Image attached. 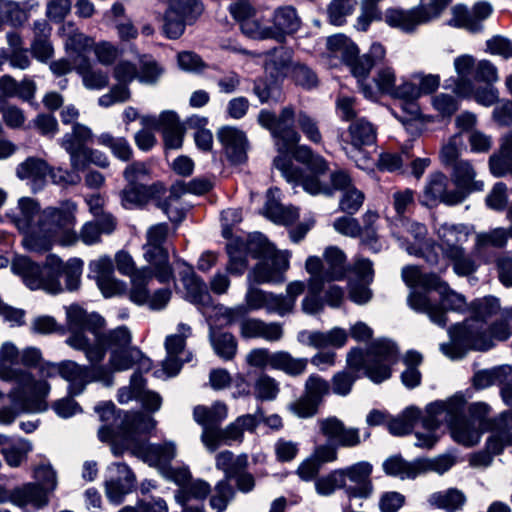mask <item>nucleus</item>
<instances>
[{
  "label": "nucleus",
  "mask_w": 512,
  "mask_h": 512,
  "mask_svg": "<svg viewBox=\"0 0 512 512\" xmlns=\"http://www.w3.org/2000/svg\"><path fill=\"white\" fill-rule=\"evenodd\" d=\"M449 179L442 172L431 174L424 186L422 204L435 206L444 203L449 206L460 204L464 201V194L461 191L448 190Z\"/></svg>",
  "instance_id": "24"
},
{
  "label": "nucleus",
  "mask_w": 512,
  "mask_h": 512,
  "mask_svg": "<svg viewBox=\"0 0 512 512\" xmlns=\"http://www.w3.org/2000/svg\"><path fill=\"white\" fill-rule=\"evenodd\" d=\"M6 217L22 234V245L33 253H45L56 244V231L73 221L72 209L61 202L58 206L40 209L31 197H21Z\"/></svg>",
  "instance_id": "1"
},
{
  "label": "nucleus",
  "mask_w": 512,
  "mask_h": 512,
  "mask_svg": "<svg viewBox=\"0 0 512 512\" xmlns=\"http://www.w3.org/2000/svg\"><path fill=\"white\" fill-rule=\"evenodd\" d=\"M48 164L39 158L30 157L17 167L16 174L22 180H30L34 190L42 186L44 179L48 176Z\"/></svg>",
  "instance_id": "43"
},
{
  "label": "nucleus",
  "mask_w": 512,
  "mask_h": 512,
  "mask_svg": "<svg viewBox=\"0 0 512 512\" xmlns=\"http://www.w3.org/2000/svg\"><path fill=\"white\" fill-rule=\"evenodd\" d=\"M248 250L260 261L247 276L248 282L256 284L281 283L289 269L290 253L278 251L261 233L254 234L248 243Z\"/></svg>",
  "instance_id": "11"
},
{
  "label": "nucleus",
  "mask_w": 512,
  "mask_h": 512,
  "mask_svg": "<svg viewBox=\"0 0 512 512\" xmlns=\"http://www.w3.org/2000/svg\"><path fill=\"white\" fill-rule=\"evenodd\" d=\"M30 451H32L30 441L24 438H16L10 446L1 449V454L10 467H18L27 458Z\"/></svg>",
  "instance_id": "58"
},
{
  "label": "nucleus",
  "mask_w": 512,
  "mask_h": 512,
  "mask_svg": "<svg viewBox=\"0 0 512 512\" xmlns=\"http://www.w3.org/2000/svg\"><path fill=\"white\" fill-rule=\"evenodd\" d=\"M80 365L73 360L60 361V377L68 383V392L72 396L80 395L92 382H100L106 387L114 383L111 371L101 362Z\"/></svg>",
  "instance_id": "16"
},
{
  "label": "nucleus",
  "mask_w": 512,
  "mask_h": 512,
  "mask_svg": "<svg viewBox=\"0 0 512 512\" xmlns=\"http://www.w3.org/2000/svg\"><path fill=\"white\" fill-rule=\"evenodd\" d=\"M133 427H126L123 432L125 450L148 463L160 467L169 463L176 456V446L173 442L162 445L150 444L139 438L140 434L150 432L156 426L154 418L148 414H136L133 417Z\"/></svg>",
  "instance_id": "10"
},
{
  "label": "nucleus",
  "mask_w": 512,
  "mask_h": 512,
  "mask_svg": "<svg viewBox=\"0 0 512 512\" xmlns=\"http://www.w3.org/2000/svg\"><path fill=\"white\" fill-rule=\"evenodd\" d=\"M95 412L99 415L102 422H107L98 430V438L102 442L111 444L112 452L115 456L121 455L125 451L123 432L126 427H133V417L142 412L127 414L124 420H119L115 416V405L112 402H104L95 407Z\"/></svg>",
  "instance_id": "18"
},
{
  "label": "nucleus",
  "mask_w": 512,
  "mask_h": 512,
  "mask_svg": "<svg viewBox=\"0 0 512 512\" xmlns=\"http://www.w3.org/2000/svg\"><path fill=\"white\" fill-rule=\"evenodd\" d=\"M209 340L215 354L223 360L228 361L235 357L238 345L233 334L211 330Z\"/></svg>",
  "instance_id": "53"
},
{
  "label": "nucleus",
  "mask_w": 512,
  "mask_h": 512,
  "mask_svg": "<svg viewBox=\"0 0 512 512\" xmlns=\"http://www.w3.org/2000/svg\"><path fill=\"white\" fill-rule=\"evenodd\" d=\"M192 335V329L185 323H179L177 333L168 335L165 339L167 356L162 366L168 376H175L184 362L191 360V354L185 352L186 339Z\"/></svg>",
  "instance_id": "20"
},
{
  "label": "nucleus",
  "mask_w": 512,
  "mask_h": 512,
  "mask_svg": "<svg viewBox=\"0 0 512 512\" xmlns=\"http://www.w3.org/2000/svg\"><path fill=\"white\" fill-rule=\"evenodd\" d=\"M97 143L109 148L113 156L121 161L126 162L132 158V147L124 137H114L110 133H102L97 137Z\"/></svg>",
  "instance_id": "55"
},
{
  "label": "nucleus",
  "mask_w": 512,
  "mask_h": 512,
  "mask_svg": "<svg viewBox=\"0 0 512 512\" xmlns=\"http://www.w3.org/2000/svg\"><path fill=\"white\" fill-rule=\"evenodd\" d=\"M19 351L12 342H5L0 347V378L6 381H15L18 387L12 394L13 403L24 411H45L47 403L45 398L50 392V384L45 380H35L34 376L26 370L13 368L11 365L17 361Z\"/></svg>",
  "instance_id": "4"
},
{
  "label": "nucleus",
  "mask_w": 512,
  "mask_h": 512,
  "mask_svg": "<svg viewBox=\"0 0 512 512\" xmlns=\"http://www.w3.org/2000/svg\"><path fill=\"white\" fill-rule=\"evenodd\" d=\"M476 64L474 57L469 54H463L454 59L453 66L457 75L453 87L455 94L468 97L473 93L474 85L470 76L475 72Z\"/></svg>",
  "instance_id": "37"
},
{
  "label": "nucleus",
  "mask_w": 512,
  "mask_h": 512,
  "mask_svg": "<svg viewBox=\"0 0 512 512\" xmlns=\"http://www.w3.org/2000/svg\"><path fill=\"white\" fill-rule=\"evenodd\" d=\"M377 128L365 118H358L351 122L347 130V137L342 140V149L356 166L365 171H372L375 161L365 151V147L376 143Z\"/></svg>",
  "instance_id": "15"
},
{
  "label": "nucleus",
  "mask_w": 512,
  "mask_h": 512,
  "mask_svg": "<svg viewBox=\"0 0 512 512\" xmlns=\"http://www.w3.org/2000/svg\"><path fill=\"white\" fill-rule=\"evenodd\" d=\"M75 72L81 77L82 85L87 90L100 91L109 85L108 74L95 68L90 58H82L75 66Z\"/></svg>",
  "instance_id": "41"
},
{
  "label": "nucleus",
  "mask_w": 512,
  "mask_h": 512,
  "mask_svg": "<svg viewBox=\"0 0 512 512\" xmlns=\"http://www.w3.org/2000/svg\"><path fill=\"white\" fill-rule=\"evenodd\" d=\"M134 365H138L140 370L148 371L151 368V361L138 348L130 347L129 349H114L110 353L108 365L105 366L113 375L114 372L129 370Z\"/></svg>",
  "instance_id": "31"
},
{
  "label": "nucleus",
  "mask_w": 512,
  "mask_h": 512,
  "mask_svg": "<svg viewBox=\"0 0 512 512\" xmlns=\"http://www.w3.org/2000/svg\"><path fill=\"white\" fill-rule=\"evenodd\" d=\"M185 299L199 307H208L212 305L213 299L208 290L205 281L196 275L191 269L181 278Z\"/></svg>",
  "instance_id": "38"
},
{
  "label": "nucleus",
  "mask_w": 512,
  "mask_h": 512,
  "mask_svg": "<svg viewBox=\"0 0 512 512\" xmlns=\"http://www.w3.org/2000/svg\"><path fill=\"white\" fill-rule=\"evenodd\" d=\"M320 432L329 440L336 441L342 447H355L360 444L357 428H347L338 418L331 416L318 420Z\"/></svg>",
  "instance_id": "30"
},
{
  "label": "nucleus",
  "mask_w": 512,
  "mask_h": 512,
  "mask_svg": "<svg viewBox=\"0 0 512 512\" xmlns=\"http://www.w3.org/2000/svg\"><path fill=\"white\" fill-rule=\"evenodd\" d=\"M343 473V485L349 498H367L372 493L370 475L372 466L368 462H358L345 469H338Z\"/></svg>",
  "instance_id": "25"
},
{
  "label": "nucleus",
  "mask_w": 512,
  "mask_h": 512,
  "mask_svg": "<svg viewBox=\"0 0 512 512\" xmlns=\"http://www.w3.org/2000/svg\"><path fill=\"white\" fill-rule=\"evenodd\" d=\"M229 12L239 23L244 35L251 39L259 40L261 37L262 21L257 10L249 0H236L229 6Z\"/></svg>",
  "instance_id": "26"
},
{
  "label": "nucleus",
  "mask_w": 512,
  "mask_h": 512,
  "mask_svg": "<svg viewBox=\"0 0 512 512\" xmlns=\"http://www.w3.org/2000/svg\"><path fill=\"white\" fill-rule=\"evenodd\" d=\"M434 229L442 254L452 263L455 274L469 276L474 273L477 265L463 247L471 234L470 228L465 224L443 222Z\"/></svg>",
  "instance_id": "12"
},
{
  "label": "nucleus",
  "mask_w": 512,
  "mask_h": 512,
  "mask_svg": "<svg viewBox=\"0 0 512 512\" xmlns=\"http://www.w3.org/2000/svg\"><path fill=\"white\" fill-rule=\"evenodd\" d=\"M61 259L49 255L44 266L33 262L27 256H16L11 264L12 272L21 277L23 283L31 290H44L50 294L63 291L61 282L52 275L60 269Z\"/></svg>",
  "instance_id": "14"
},
{
  "label": "nucleus",
  "mask_w": 512,
  "mask_h": 512,
  "mask_svg": "<svg viewBox=\"0 0 512 512\" xmlns=\"http://www.w3.org/2000/svg\"><path fill=\"white\" fill-rule=\"evenodd\" d=\"M163 69L149 55L139 57L138 81L143 84H155L160 78Z\"/></svg>",
  "instance_id": "64"
},
{
  "label": "nucleus",
  "mask_w": 512,
  "mask_h": 512,
  "mask_svg": "<svg viewBox=\"0 0 512 512\" xmlns=\"http://www.w3.org/2000/svg\"><path fill=\"white\" fill-rule=\"evenodd\" d=\"M83 265V261L79 258H72L65 264L61 260L60 269L53 272L52 275L60 281V276L63 274L65 276L66 289L68 291H75L80 287Z\"/></svg>",
  "instance_id": "54"
},
{
  "label": "nucleus",
  "mask_w": 512,
  "mask_h": 512,
  "mask_svg": "<svg viewBox=\"0 0 512 512\" xmlns=\"http://www.w3.org/2000/svg\"><path fill=\"white\" fill-rule=\"evenodd\" d=\"M466 502V497L462 491L456 488H449L447 490L432 493L428 497V503L437 508L447 512H455L463 507Z\"/></svg>",
  "instance_id": "48"
},
{
  "label": "nucleus",
  "mask_w": 512,
  "mask_h": 512,
  "mask_svg": "<svg viewBox=\"0 0 512 512\" xmlns=\"http://www.w3.org/2000/svg\"><path fill=\"white\" fill-rule=\"evenodd\" d=\"M153 277H155V269L149 265L140 268L138 273L130 278L129 298L133 303L144 305L148 302L149 290L147 285Z\"/></svg>",
  "instance_id": "46"
},
{
  "label": "nucleus",
  "mask_w": 512,
  "mask_h": 512,
  "mask_svg": "<svg viewBox=\"0 0 512 512\" xmlns=\"http://www.w3.org/2000/svg\"><path fill=\"white\" fill-rule=\"evenodd\" d=\"M215 460L216 468L224 472L225 479L227 480L236 477V475L245 470L248 465V457L246 454L234 456V454L228 450L218 453Z\"/></svg>",
  "instance_id": "52"
},
{
  "label": "nucleus",
  "mask_w": 512,
  "mask_h": 512,
  "mask_svg": "<svg viewBox=\"0 0 512 512\" xmlns=\"http://www.w3.org/2000/svg\"><path fill=\"white\" fill-rule=\"evenodd\" d=\"M292 61L291 51L284 48H276L265 54L264 69L273 78L287 75Z\"/></svg>",
  "instance_id": "45"
},
{
  "label": "nucleus",
  "mask_w": 512,
  "mask_h": 512,
  "mask_svg": "<svg viewBox=\"0 0 512 512\" xmlns=\"http://www.w3.org/2000/svg\"><path fill=\"white\" fill-rule=\"evenodd\" d=\"M297 338L300 343L316 349L326 347L339 348L345 345L348 339V334L344 329L334 327L327 332L301 331Z\"/></svg>",
  "instance_id": "34"
},
{
  "label": "nucleus",
  "mask_w": 512,
  "mask_h": 512,
  "mask_svg": "<svg viewBox=\"0 0 512 512\" xmlns=\"http://www.w3.org/2000/svg\"><path fill=\"white\" fill-rule=\"evenodd\" d=\"M403 362L406 369L401 374L402 383L409 389L417 387L421 382V373L417 367L422 362V355L417 351H408Z\"/></svg>",
  "instance_id": "56"
},
{
  "label": "nucleus",
  "mask_w": 512,
  "mask_h": 512,
  "mask_svg": "<svg viewBox=\"0 0 512 512\" xmlns=\"http://www.w3.org/2000/svg\"><path fill=\"white\" fill-rule=\"evenodd\" d=\"M11 502L25 510H38L48 503V497L40 485L28 483L12 491Z\"/></svg>",
  "instance_id": "39"
},
{
  "label": "nucleus",
  "mask_w": 512,
  "mask_h": 512,
  "mask_svg": "<svg viewBox=\"0 0 512 512\" xmlns=\"http://www.w3.org/2000/svg\"><path fill=\"white\" fill-rule=\"evenodd\" d=\"M65 314L63 327L65 333H69L65 343L74 350L82 351L88 362H102L105 358L104 319L97 313H87L78 304L66 306Z\"/></svg>",
  "instance_id": "5"
},
{
  "label": "nucleus",
  "mask_w": 512,
  "mask_h": 512,
  "mask_svg": "<svg viewBox=\"0 0 512 512\" xmlns=\"http://www.w3.org/2000/svg\"><path fill=\"white\" fill-rule=\"evenodd\" d=\"M272 360V369L282 371L291 377L302 375L308 365L307 358H295L284 350L275 351Z\"/></svg>",
  "instance_id": "49"
},
{
  "label": "nucleus",
  "mask_w": 512,
  "mask_h": 512,
  "mask_svg": "<svg viewBox=\"0 0 512 512\" xmlns=\"http://www.w3.org/2000/svg\"><path fill=\"white\" fill-rule=\"evenodd\" d=\"M64 206L72 209L73 221L56 231V244L63 247L76 245L79 241L87 246L95 245L101 241L102 234L109 235L116 229V219L110 213H103L93 221L86 222L78 233L76 226L77 206L72 201H64Z\"/></svg>",
  "instance_id": "13"
},
{
  "label": "nucleus",
  "mask_w": 512,
  "mask_h": 512,
  "mask_svg": "<svg viewBox=\"0 0 512 512\" xmlns=\"http://www.w3.org/2000/svg\"><path fill=\"white\" fill-rule=\"evenodd\" d=\"M466 399L456 393L446 400L428 404L422 426L425 429H438L443 423L448 424L453 440L463 446L471 447L479 443L482 429L474 421L464 418Z\"/></svg>",
  "instance_id": "6"
},
{
  "label": "nucleus",
  "mask_w": 512,
  "mask_h": 512,
  "mask_svg": "<svg viewBox=\"0 0 512 512\" xmlns=\"http://www.w3.org/2000/svg\"><path fill=\"white\" fill-rule=\"evenodd\" d=\"M448 25L456 28H464L470 32L476 33L482 30L483 26L473 17V11H470L465 5H456L451 9V18Z\"/></svg>",
  "instance_id": "57"
},
{
  "label": "nucleus",
  "mask_w": 512,
  "mask_h": 512,
  "mask_svg": "<svg viewBox=\"0 0 512 512\" xmlns=\"http://www.w3.org/2000/svg\"><path fill=\"white\" fill-rule=\"evenodd\" d=\"M158 185L128 184L121 191V204L126 209H135L144 206L154 192H158Z\"/></svg>",
  "instance_id": "44"
},
{
  "label": "nucleus",
  "mask_w": 512,
  "mask_h": 512,
  "mask_svg": "<svg viewBox=\"0 0 512 512\" xmlns=\"http://www.w3.org/2000/svg\"><path fill=\"white\" fill-rule=\"evenodd\" d=\"M228 416L227 405L223 402H215L211 407L196 406L193 410L194 420L202 427L220 425Z\"/></svg>",
  "instance_id": "50"
},
{
  "label": "nucleus",
  "mask_w": 512,
  "mask_h": 512,
  "mask_svg": "<svg viewBox=\"0 0 512 512\" xmlns=\"http://www.w3.org/2000/svg\"><path fill=\"white\" fill-rule=\"evenodd\" d=\"M178 188H182V186L173 185L169 196L158 204V207L173 223H180L185 217V211L179 201L181 193L178 191Z\"/></svg>",
  "instance_id": "59"
},
{
  "label": "nucleus",
  "mask_w": 512,
  "mask_h": 512,
  "mask_svg": "<svg viewBox=\"0 0 512 512\" xmlns=\"http://www.w3.org/2000/svg\"><path fill=\"white\" fill-rule=\"evenodd\" d=\"M168 231V225L165 223L152 225L146 232V243L143 245L144 259L155 269V278L161 283L173 278L168 252L163 247Z\"/></svg>",
  "instance_id": "17"
},
{
  "label": "nucleus",
  "mask_w": 512,
  "mask_h": 512,
  "mask_svg": "<svg viewBox=\"0 0 512 512\" xmlns=\"http://www.w3.org/2000/svg\"><path fill=\"white\" fill-rule=\"evenodd\" d=\"M272 25L262 23L259 40L273 39L284 42L287 36L296 33L301 27V19L293 6H281L274 10Z\"/></svg>",
  "instance_id": "21"
},
{
  "label": "nucleus",
  "mask_w": 512,
  "mask_h": 512,
  "mask_svg": "<svg viewBox=\"0 0 512 512\" xmlns=\"http://www.w3.org/2000/svg\"><path fill=\"white\" fill-rule=\"evenodd\" d=\"M424 416H421V411L415 406H409L402 411L397 417L389 418L387 428L394 436H403L411 433L415 424Z\"/></svg>",
  "instance_id": "47"
},
{
  "label": "nucleus",
  "mask_w": 512,
  "mask_h": 512,
  "mask_svg": "<svg viewBox=\"0 0 512 512\" xmlns=\"http://www.w3.org/2000/svg\"><path fill=\"white\" fill-rule=\"evenodd\" d=\"M503 401L512 406V384L501 388ZM507 445L512 446V409L502 412L493 421L492 435L486 447L492 454H500Z\"/></svg>",
  "instance_id": "22"
},
{
  "label": "nucleus",
  "mask_w": 512,
  "mask_h": 512,
  "mask_svg": "<svg viewBox=\"0 0 512 512\" xmlns=\"http://www.w3.org/2000/svg\"><path fill=\"white\" fill-rule=\"evenodd\" d=\"M217 137L231 163L240 164L246 160L248 142L242 130L233 126H225L218 130Z\"/></svg>",
  "instance_id": "28"
},
{
  "label": "nucleus",
  "mask_w": 512,
  "mask_h": 512,
  "mask_svg": "<svg viewBox=\"0 0 512 512\" xmlns=\"http://www.w3.org/2000/svg\"><path fill=\"white\" fill-rule=\"evenodd\" d=\"M452 170V180L456 186L454 190L461 191L464 200L469 194L484 190V181L476 178L477 172L469 161L460 159Z\"/></svg>",
  "instance_id": "33"
},
{
  "label": "nucleus",
  "mask_w": 512,
  "mask_h": 512,
  "mask_svg": "<svg viewBox=\"0 0 512 512\" xmlns=\"http://www.w3.org/2000/svg\"><path fill=\"white\" fill-rule=\"evenodd\" d=\"M59 33L65 37L64 49L69 57H73L75 66L81 62L82 58H89L88 54L94 44L93 38L80 32L71 22L62 25Z\"/></svg>",
  "instance_id": "29"
},
{
  "label": "nucleus",
  "mask_w": 512,
  "mask_h": 512,
  "mask_svg": "<svg viewBox=\"0 0 512 512\" xmlns=\"http://www.w3.org/2000/svg\"><path fill=\"white\" fill-rule=\"evenodd\" d=\"M51 26L45 20L33 23V40L30 51L33 57L42 63H47L54 56V47L50 40Z\"/></svg>",
  "instance_id": "36"
},
{
  "label": "nucleus",
  "mask_w": 512,
  "mask_h": 512,
  "mask_svg": "<svg viewBox=\"0 0 512 512\" xmlns=\"http://www.w3.org/2000/svg\"><path fill=\"white\" fill-rule=\"evenodd\" d=\"M243 339L261 338L267 342H278L284 336L283 325L279 322H265L260 318H245L239 323Z\"/></svg>",
  "instance_id": "27"
},
{
  "label": "nucleus",
  "mask_w": 512,
  "mask_h": 512,
  "mask_svg": "<svg viewBox=\"0 0 512 512\" xmlns=\"http://www.w3.org/2000/svg\"><path fill=\"white\" fill-rule=\"evenodd\" d=\"M109 471L124 474V480L121 478H110L106 481L107 498L111 502L119 504L122 502L124 496L130 493L134 488L136 478L125 463H114L109 467Z\"/></svg>",
  "instance_id": "32"
},
{
  "label": "nucleus",
  "mask_w": 512,
  "mask_h": 512,
  "mask_svg": "<svg viewBox=\"0 0 512 512\" xmlns=\"http://www.w3.org/2000/svg\"><path fill=\"white\" fill-rule=\"evenodd\" d=\"M403 233H393V235L400 242V246L403 247L410 255H420V242L425 238L427 229L423 224L413 222L407 219L400 220Z\"/></svg>",
  "instance_id": "40"
},
{
  "label": "nucleus",
  "mask_w": 512,
  "mask_h": 512,
  "mask_svg": "<svg viewBox=\"0 0 512 512\" xmlns=\"http://www.w3.org/2000/svg\"><path fill=\"white\" fill-rule=\"evenodd\" d=\"M470 307L473 317L464 321L463 324L451 327L448 331L450 342L440 345L442 353L452 360L463 358L469 349L485 351L493 345L484 331V322L498 312L499 300L496 297L487 296L476 299Z\"/></svg>",
  "instance_id": "3"
},
{
  "label": "nucleus",
  "mask_w": 512,
  "mask_h": 512,
  "mask_svg": "<svg viewBox=\"0 0 512 512\" xmlns=\"http://www.w3.org/2000/svg\"><path fill=\"white\" fill-rule=\"evenodd\" d=\"M354 278L348 282L349 299L357 305L367 304L373 297L370 284L373 282V263L363 257H357L352 265Z\"/></svg>",
  "instance_id": "23"
},
{
  "label": "nucleus",
  "mask_w": 512,
  "mask_h": 512,
  "mask_svg": "<svg viewBox=\"0 0 512 512\" xmlns=\"http://www.w3.org/2000/svg\"><path fill=\"white\" fill-rule=\"evenodd\" d=\"M386 56V50L380 43H373L368 52L359 55V51L355 52L352 57L348 58L345 64L349 67L352 75L357 78L358 85L364 97L368 99H376V90L366 83L371 69L382 63Z\"/></svg>",
  "instance_id": "19"
},
{
  "label": "nucleus",
  "mask_w": 512,
  "mask_h": 512,
  "mask_svg": "<svg viewBox=\"0 0 512 512\" xmlns=\"http://www.w3.org/2000/svg\"><path fill=\"white\" fill-rule=\"evenodd\" d=\"M397 361V346L385 338L375 340L366 352L354 348L347 354L348 366L355 371L363 369L365 376L376 384L391 377V367Z\"/></svg>",
  "instance_id": "9"
},
{
  "label": "nucleus",
  "mask_w": 512,
  "mask_h": 512,
  "mask_svg": "<svg viewBox=\"0 0 512 512\" xmlns=\"http://www.w3.org/2000/svg\"><path fill=\"white\" fill-rule=\"evenodd\" d=\"M392 97L408 102L411 106L410 113L418 115L419 109L413 102L420 98V92L417 81L412 79V75L408 79H403L399 85H396Z\"/></svg>",
  "instance_id": "62"
},
{
  "label": "nucleus",
  "mask_w": 512,
  "mask_h": 512,
  "mask_svg": "<svg viewBox=\"0 0 512 512\" xmlns=\"http://www.w3.org/2000/svg\"><path fill=\"white\" fill-rule=\"evenodd\" d=\"M330 390V383L318 374L309 375L304 384V394L319 405Z\"/></svg>",
  "instance_id": "63"
},
{
  "label": "nucleus",
  "mask_w": 512,
  "mask_h": 512,
  "mask_svg": "<svg viewBox=\"0 0 512 512\" xmlns=\"http://www.w3.org/2000/svg\"><path fill=\"white\" fill-rule=\"evenodd\" d=\"M402 279L411 288L424 289V292L412 291L409 294V306L427 314L440 327L447 324L446 310L464 311L467 307L465 297L451 290L436 274L422 273L416 266H406L402 269Z\"/></svg>",
  "instance_id": "2"
},
{
  "label": "nucleus",
  "mask_w": 512,
  "mask_h": 512,
  "mask_svg": "<svg viewBox=\"0 0 512 512\" xmlns=\"http://www.w3.org/2000/svg\"><path fill=\"white\" fill-rule=\"evenodd\" d=\"M295 110L292 106L282 108L279 115L262 110L258 115L259 124L268 129L276 139L279 155L274 159V166L287 181L300 178V169L293 165L288 151L300 141L299 133L294 129Z\"/></svg>",
  "instance_id": "7"
},
{
  "label": "nucleus",
  "mask_w": 512,
  "mask_h": 512,
  "mask_svg": "<svg viewBox=\"0 0 512 512\" xmlns=\"http://www.w3.org/2000/svg\"><path fill=\"white\" fill-rule=\"evenodd\" d=\"M385 22L404 33H413L420 25L427 24L417 7L410 9L390 8L384 15Z\"/></svg>",
  "instance_id": "35"
},
{
  "label": "nucleus",
  "mask_w": 512,
  "mask_h": 512,
  "mask_svg": "<svg viewBox=\"0 0 512 512\" xmlns=\"http://www.w3.org/2000/svg\"><path fill=\"white\" fill-rule=\"evenodd\" d=\"M324 264H325V277L328 281H341L343 280L347 272H351V267L346 263L345 253L336 246H329L324 250L323 253Z\"/></svg>",
  "instance_id": "42"
},
{
  "label": "nucleus",
  "mask_w": 512,
  "mask_h": 512,
  "mask_svg": "<svg viewBox=\"0 0 512 512\" xmlns=\"http://www.w3.org/2000/svg\"><path fill=\"white\" fill-rule=\"evenodd\" d=\"M327 49L334 57L341 58L345 63L348 58L358 52V47L348 37L343 34L330 36L327 39Z\"/></svg>",
  "instance_id": "61"
},
{
  "label": "nucleus",
  "mask_w": 512,
  "mask_h": 512,
  "mask_svg": "<svg viewBox=\"0 0 512 512\" xmlns=\"http://www.w3.org/2000/svg\"><path fill=\"white\" fill-rule=\"evenodd\" d=\"M293 157L298 162L306 165L312 175L304 176L300 170L299 180L288 182L301 185L306 192L312 195H332L334 190H339L343 193L350 188H355L349 174L344 170H336L331 173V185L323 183L320 180V176L328 171V163L322 156L314 154L308 146L301 145L296 147Z\"/></svg>",
  "instance_id": "8"
},
{
  "label": "nucleus",
  "mask_w": 512,
  "mask_h": 512,
  "mask_svg": "<svg viewBox=\"0 0 512 512\" xmlns=\"http://www.w3.org/2000/svg\"><path fill=\"white\" fill-rule=\"evenodd\" d=\"M168 9L192 24L202 14L203 5L198 0H170Z\"/></svg>",
  "instance_id": "60"
},
{
  "label": "nucleus",
  "mask_w": 512,
  "mask_h": 512,
  "mask_svg": "<svg viewBox=\"0 0 512 512\" xmlns=\"http://www.w3.org/2000/svg\"><path fill=\"white\" fill-rule=\"evenodd\" d=\"M383 470L387 475L401 480L414 479L420 475L419 459L408 462L398 456H392L383 462Z\"/></svg>",
  "instance_id": "51"
}]
</instances>
